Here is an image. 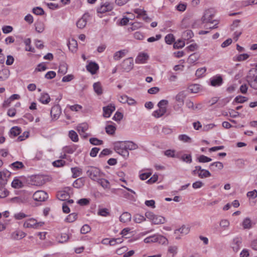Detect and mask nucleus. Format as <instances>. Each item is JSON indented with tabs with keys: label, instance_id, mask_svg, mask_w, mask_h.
I'll return each mask as SVG.
<instances>
[{
	"label": "nucleus",
	"instance_id": "f257e3e1",
	"mask_svg": "<svg viewBox=\"0 0 257 257\" xmlns=\"http://www.w3.org/2000/svg\"><path fill=\"white\" fill-rule=\"evenodd\" d=\"M167 241L168 240L165 236L160 234H155L144 239V242L146 243L158 242L160 244H166Z\"/></svg>",
	"mask_w": 257,
	"mask_h": 257
},
{
	"label": "nucleus",
	"instance_id": "f03ea898",
	"mask_svg": "<svg viewBox=\"0 0 257 257\" xmlns=\"http://www.w3.org/2000/svg\"><path fill=\"white\" fill-rule=\"evenodd\" d=\"M86 173L87 176L92 180L97 181L102 177L100 170L94 167H88Z\"/></svg>",
	"mask_w": 257,
	"mask_h": 257
},
{
	"label": "nucleus",
	"instance_id": "7ed1b4c3",
	"mask_svg": "<svg viewBox=\"0 0 257 257\" xmlns=\"http://www.w3.org/2000/svg\"><path fill=\"white\" fill-rule=\"evenodd\" d=\"M215 15V12L212 9H209L205 11L204 15L201 18L203 23L213 24L217 22L216 20H212Z\"/></svg>",
	"mask_w": 257,
	"mask_h": 257
},
{
	"label": "nucleus",
	"instance_id": "20e7f679",
	"mask_svg": "<svg viewBox=\"0 0 257 257\" xmlns=\"http://www.w3.org/2000/svg\"><path fill=\"white\" fill-rule=\"evenodd\" d=\"M145 216L154 224H163L166 221V219L164 217L161 216L156 215L151 211L147 212L145 213Z\"/></svg>",
	"mask_w": 257,
	"mask_h": 257
},
{
	"label": "nucleus",
	"instance_id": "39448f33",
	"mask_svg": "<svg viewBox=\"0 0 257 257\" xmlns=\"http://www.w3.org/2000/svg\"><path fill=\"white\" fill-rule=\"evenodd\" d=\"M192 174L193 175H197L200 178H205L211 176L209 171L202 169L200 166H195V169L192 172Z\"/></svg>",
	"mask_w": 257,
	"mask_h": 257
},
{
	"label": "nucleus",
	"instance_id": "423d86ee",
	"mask_svg": "<svg viewBox=\"0 0 257 257\" xmlns=\"http://www.w3.org/2000/svg\"><path fill=\"white\" fill-rule=\"evenodd\" d=\"M255 70L250 69L246 77V79L251 87L257 89V75H255Z\"/></svg>",
	"mask_w": 257,
	"mask_h": 257
},
{
	"label": "nucleus",
	"instance_id": "0eeeda50",
	"mask_svg": "<svg viewBox=\"0 0 257 257\" xmlns=\"http://www.w3.org/2000/svg\"><path fill=\"white\" fill-rule=\"evenodd\" d=\"M33 198L37 201H44L48 198V195L46 192L39 190L34 193Z\"/></svg>",
	"mask_w": 257,
	"mask_h": 257
},
{
	"label": "nucleus",
	"instance_id": "6e6552de",
	"mask_svg": "<svg viewBox=\"0 0 257 257\" xmlns=\"http://www.w3.org/2000/svg\"><path fill=\"white\" fill-rule=\"evenodd\" d=\"M121 66L124 71L129 72L134 67V61L133 58H128L124 60Z\"/></svg>",
	"mask_w": 257,
	"mask_h": 257
},
{
	"label": "nucleus",
	"instance_id": "1a4fd4ad",
	"mask_svg": "<svg viewBox=\"0 0 257 257\" xmlns=\"http://www.w3.org/2000/svg\"><path fill=\"white\" fill-rule=\"evenodd\" d=\"M44 223L42 222H37V221L31 218L27 220L24 223V227L26 228H37L39 226H41L43 225Z\"/></svg>",
	"mask_w": 257,
	"mask_h": 257
},
{
	"label": "nucleus",
	"instance_id": "9d476101",
	"mask_svg": "<svg viewBox=\"0 0 257 257\" xmlns=\"http://www.w3.org/2000/svg\"><path fill=\"white\" fill-rule=\"evenodd\" d=\"M61 113V109L59 105H55L52 107L51 110V116L54 119H57Z\"/></svg>",
	"mask_w": 257,
	"mask_h": 257
},
{
	"label": "nucleus",
	"instance_id": "9b49d317",
	"mask_svg": "<svg viewBox=\"0 0 257 257\" xmlns=\"http://www.w3.org/2000/svg\"><path fill=\"white\" fill-rule=\"evenodd\" d=\"M223 83V79L221 75H217L210 79V85L214 87L219 86Z\"/></svg>",
	"mask_w": 257,
	"mask_h": 257
},
{
	"label": "nucleus",
	"instance_id": "f8f14e48",
	"mask_svg": "<svg viewBox=\"0 0 257 257\" xmlns=\"http://www.w3.org/2000/svg\"><path fill=\"white\" fill-rule=\"evenodd\" d=\"M186 96L185 92L184 91L180 92L175 97V100L178 107H181L184 103V99Z\"/></svg>",
	"mask_w": 257,
	"mask_h": 257
},
{
	"label": "nucleus",
	"instance_id": "ddd939ff",
	"mask_svg": "<svg viewBox=\"0 0 257 257\" xmlns=\"http://www.w3.org/2000/svg\"><path fill=\"white\" fill-rule=\"evenodd\" d=\"M149 58V56L147 53H140L136 59V63L138 64L146 63Z\"/></svg>",
	"mask_w": 257,
	"mask_h": 257
},
{
	"label": "nucleus",
	"instance_id": "4468645a",
	"mask_svg": "<svg viewBox=\"0 0 257 257\" xmlns=\"http://www.w3.org/2000/svg\"><path fill=\"white\" fill-rule=\"evenodd\" d=\"M112 8V4L106 2L97 8V12L99 13H104L106 12L110 11Z\"/></svg>",
	"mask_w": 257,
	"mask_h": 257
},
{
	"label": "nucleus",
	"instance_id": "2eb2a0df",
	"mask_svg": "<svg viewBox=\"0 0 257 257\" xmlns=\"http://www.w3.org/2000/svg\"><path fill=\"white\" fill-rule=\"evenodd\" d=\"M189 231V228L186 227L185 225H183L180 228L175 230L174 234L177 235L176 238L177 239H180V236L178 235H179L180 234H181L182 235H186L188 233Z\"/></svg>",
	"mask_w": 257,
	"mask_h": 257
},
{
	"label": "nucleus",
	"instance_id": "dca6fc26",
	"mask_svg": "<svg viewBox=\"0 0 257 257\" xmlns=\"http://www.w3.org/2000/svg\"><path fill=\"white\" fill-rule=\"evenodd\" d=\"M134 13L138 14L137 18H140V17H143V19L144 20L146 21H150L151 19L147 16V12L144 10L140 9H136L134 11Z\"/></svg>",
	"mask_w": 257,
	"mask_h": 257
},
{
	"label": "nucleus",
	"instance_id": "f3484780",
	"mask_svg": "<svg viewBox=\"0 0 257 257\" xmlns=\"http://www.w3.org/2000/svg\"><path fill=\"white\" fill-rule=\"evenodd\" d=\"M115 110V106L111 104L103 107V115L105 117H109Z\"/></svg>",
	"mask_w": 257,
	"mask_h": 257
},
{
	"label": "nucleus",
	"instance_id": "a211bd4d",
	"mask_svg": "<svg viewBox=\"0 0 257 257\" xmlns=\"http://www.w3.org/2000/svg\"><path fill=\"white\" fill-rule=\"evenodd\" d=\"M87 17L88 16L84 14L77 21L76 26L78 28L82 29L86 26L87 22Z\"/></svg>",
	"mask_w": 257,
	"mask_h": 257
},
{
	"label": "nucleus",
	"instance_id": "6ab92c4d",
	"mask_svg": "<svg viewBox=\"0 0 257 257\" xmlns=\"http://www.w3.org/2000/svg\"><path fill=\"white\" fill-rule=\"evenodd\" d=\"M242 242L241 238L239 237H236L233 239L232 243V248L234 251L237 252L240 247Z\"/></svg>",
	"mask_w": 257,
	"mask_h": 257
},
{
	"label": "nucleus",
	"instance_id": "aec40b11",
	"mask_svg": "<svg viewBox=\"0 0 257 257\" xmlns=\"http://www.w3.org/2000/svg\"><path fill=\"white\" fill-rule=\"evenodd\" d=\"M98 68V65L95 62H90L86 66L87 70L90 72L92 74H95Z\"/></svg>",
	"mask_w": 257,
	"mask_h": 257
},
{
	"label": "nucleus",
	"instance_id": "412c9836",
	"mask_svg": "<svg viewBox=\"0 0 257 257\" xmlns=\"http://www.w3.org/2000/svg\"><path fill=\"white\" fill-rule=\"evenodd\" d=\"M26 234L22 231L16 230L11 234V238L15 240L21 239L25 237Z\"/></svg>",
	"mask_w": 257,
	"mask_h": 257
},
{
	"label": "nucleus",
	"instance_id": "4be33fe9",
	"mask_svg": "<svg viewBox=\"0 0 257 257\" xmlns=\"http://www.w3.org/2000/svg\"><path fill=\"white\" fill-rule=\"evenodd\" d=\"M69 197V194L65 191H59L57 194V198L62 201L66 200Z\"/></svg>",
	"mask_w": 257,
	"mask_h": 257
},
{
	"label": "nucleus",
	"instance_id": "5701e85b",
	"mask_svg": "<svg viewBox=\"0 0 257 257\" xmlns=\"http://www.w3.org/2000/svg\"><path fill=\"white\" fill-rule=\"evenodd\" d=\"M94 92L98 95H100L103 93V89L99 82H95L93 85Z\"/></svg>",
	"mask_w": 257,
	"mask_h": 257
},
{
	"label": "nucleus",
	"instance_id": "b1692460",
	"mask_svg": "<svg viewBox=\"0 0 257 257\" xmlns=\"http://www.w3.org/2000/svg\"><path fill=\"white\" fill-rule=\"evenodd\" d=\"M131 214L128 212H123L119 217V220L121 222L125 223L129 222L131 219Z\"/></svg>",
	"mask_w": 257,
	"mask_h": 257
},
{
	"label": "nucleus",
	"instance_id": "393cba45",
	"mask_svg": "<svg viewBox=\"0 0 257 257\" xmlns=\"http://www.w3.org/2000/svg\"><path fill=\"white\" fill-rule=\"evenodd\" d=\"M124 144L125 149L127 150H134L138 148V145L132 141H125L124 142Z\"/></svg>",
	"mask_w": 257,
	"mask_h": 257
},
{
	"label": "nucleus",
	"instance_id": "a878e982",
	"mask_svg": "<svg viewBox=\"0 0 257 257\" xmlns=\"http://www.w3.org/2000/svg\"><path fill=\"white\" fill-rule=\"evenodd\" d=\"M88 128V125L86 123L80 124L77 126V130L80 135H83V134H84Z\"/></svg>",
	"mask_w": 257,
	"mask_h": 257
},
{
	"label": "nucleus",
	"instance_id": "bb28decb",
	"mask_svg": "<svg viewBox=\"0 0 257 257\" xmlns=\"http://www.w3.org/2000/svg\"><path fill=\"white\" fill-rule=\"evenodd\" d=\"M10 71L9 69L5 68L0 71V81H4L10 76Z\"/></svg>",
	"mask_w": 257,
	"mask_h": 257
},
{
	"label": "nucleus",
	"instance_id": "cd10ccee",
	"mask_svg": "<svg viewBox=\"0 0 257 257\" xmlns=\"http://www.w3.org/2000/svg\"><path fill=\"white\" fill-rule=\"evenodd\" d=\"M127 51L126 50H122L115 52L113 56V58L115 60H119L122 57H124Z\"/></svg>",
	"mask_w": 257,
	"mask_h": 257
},
{
	"label": "nucleus",
	"instance_id": "c85d7f7f",
	"mask_svg": "<svg viewBox=\"0 0 257 257\" xmlns=\"http://www.w3.org/2000/svg\"><path fill=\"white\" fill-rule=\"evenodd\" d=\"M167 111V108H163L161 107L158 110L154 111L153 115L156 118H159L163 116Z\"/></svg>",
	"mask_w": 257,
	"mask_h": 257
},
{
	"label": "nucleus",
	"instance_id": "c756f323",
	"mask_svg": "<svg viewBox=\"0 0 257 257\" xmlns=\"http://www.w3.org/2000/svg\"><path fill=\"white\" fill-rule=\"evenodd\" d=\"M84 179L83 178L77 179L73 183V186L76 188H80L84 185Z\"/></svg>",
	"mask_w": 257,
	"mask_h": 257
},
{
	"label": "nucleus",
	"instance_id": "7c9ffc66",
	"mask_svg": "<svg viewBox=\"0 0 257 257\" xmlns=\"http://www.w3.org/2000/svg\"><path fill=\"white\" fill-rule=\"evenodd\" d=\"M51 99L48 93H42L39 98L40 101L43 104H48Z\"/></svg>",
	"mask_w": 257,
	"mask_h": 257
},
{
	"label": "nucleus",
	"instance_id": "2f4dec72",
	"mask_svg": "<svg viewBox=\"0 0 257 257\" xmlns=\"http://www.w3.org/2000/svg\"><path fill=\"white\" fill-rule=\"evenodd\" d=\"M71 172L72 173V177L76 178L80 176L82 173V170L81 169L78 167H74L71 168Z\"/></svg>",
	"mask_w": 257,
	"mask_h": 257
},
{
	"label": "nucleus",
	"instance_id": "473e14b6",
	"mask_svg": "<svg viewBox=\"0 0 257 257\" xmlns=\"http://www.w3.org/2000/svg\"><path fill=\"white\" fill-rule=\"evenodd\" d=\"M125 144H124V142H116L114 145V150L115 151L118 153L121 151L125 149V146H124Z\"/></svg>",
	"mask_w": 257,
	"mask_h": 257
},
{
	"label": "nucleus",
	"instance_id": "72a5a7b5",
	"mask_svg": "<svg viewBox=\"0 0 257 257\" xmlns=\"http://www.w3.org/2000/svg\"><path fill=\"white\" fill-rule=\"evenodd\" d=\"M242 226L244 229H248L251 228L252 223L249 218L246 217L243 220L242 222Z\"/></svg>",
	"mask_w": 257,
	"mask_h": 257
},
{
	"label": "nucleus",
	"instance_id": "f704fd0d",
	"mask_svg": "<svg viewBox=\"0 0 257 257\" xmlns=\"http://www.w3.org/2000/svg\"><path fill=\"white\" fill-rule=\"evenodd\" d=\"M68 66L65 63L60 64L58 70V73L61 74L62 75L65 74L67 72Z\"/></svg>",
	"mask_w": 257,
	"mask_h": 257
},
{
	"label": "nucleus",
	"instance_id": "c9c22d12",
	"mask_svg": "<svg viewBox=\"0 0 257 257\" xmlns=\"http://www.w3.org/2000/svg\"><path fill=\"white\" fill-rule=\"evenodd\" d=\"M200 86L198 84H192L188 87V89L191 93H197L200 90Z\"/></svg>",
	"mask_w": 257,
	"mask_h": 257
},
{
	"label": "nucleus",
	"instance_id": "e433bc0d",
	"mask_svg": "<svg viewBox=\"0 0 257 257\" xmlns=\"http://www.w3.org/2000/svg\"><path fill=\"white\" fill-rule=\"evenodd\" d=\"M9 194V191L4 186H0V198H4Z\"/></svg>",
	"mask_w": 257,
	"mask_h": 257
},
{
	"label": "nucleus",
	"instance_id": "4c0bfd02",
	"mask_svg": "<svg viewBox=\"0 0 257 257\" xmlns=\"http://www.w3.org/2000/svg\"><path fill=\"white\" fill-rule=\"evenodd\" d=\"M21 132V129L18 126H14L12 127L10 130V133L11 135H13L15 137L20 135Z\"/></svg>",
	"mask_w": 257,
	"mask_h": 257
},
{
	"label": "nucleus",
	"instance_id": "58836bf2",
	"mask_svg": "<svg viewBox=\"0 0 257 257\" xmlns=\"http://www.w3.org/2000/svg\"><path fill=\"white\" fill-rule=\"evenodd\" d=\"M12 186L14 188H20L23 187V183L18 179H15L12 183Z\"/></svg>",
	"mask_w": 257,
	"mask_h": 257
},
{
	"label": "nucleus",
	"instance_id": "ea45409f",
	"mask_svg": "<svg viewBox=\"0 0 257 257\" xmlns=\"http://www.w3.org/2000/svg\"><path fill=\"white\" fill-rule=\"evenodd\" d=\"M97 181L103 188H108L109 187V182L105 179L99 178V180Z\"/></svg>",
	"mask_w": 257,
	"mask_h": 257
},
{
	"label": "nucleus",
	"instance_id": "a19ab883",
	"mask_svg": "<svg viewBox=\"0 0 257 257\" xmlns=\"http://www.w3.org/2000/svg\"><path fill=\"white\" fill-rule=\"evenodd\" d=\"M69 137L71 140L74 142L78 141V136L77 133L73 130L69 131Z\"/></svg>",
	"mask_w": 257,
	"mask_h": 257
},
{
	"label": "nucleus",
	"instance_id": "79ce46f5",
	"mask_svg": "<svg viewBox=\"0 0 257 257\" xmlns=\"http://www.w3.org/2000/svg\"><path fill=\"white\" fill-rule=\"evenodd\" d=\"M182 36L184 39L189 40L192 38L193 33L192 31L187 30L183 32Z\"/></svg>",
	"mask_w": 257,
	"mask_h": 257
},
{
	"label": "nucleus",
	"instance_id": "37998d69",
	"mask_svg": "<svg viewBox=\"0 0 257 257\" xmlns=\"http://www.w3.org/2000/svg\"><path fill=\"white\" fill-rule=\"evenodd\" d=\"M77 214L75 213L70 214L66 218V221L68 222H73L76 220Z\"/></svg>",
	"mask_w": 257,
	"mask_h": 257
},
{
	"label": "nucleus",
	"instance_id": "c03bdc74",
	"mask_svg": "<svg viewBox=\"0 0 257 257\" xmlns=\"http://www.w3.org/2000/svg\"><path fill=\"white\" fill-rule=\"evenodd\" d=\"M116 128L112 125H107L105 127L106 133L108 135H113L115 131Z\"/></svg>",
	"mask_w": 257,
	"mask_h": 257
},
{
	"label": "nucleus",
	"instance_id": "a18cd8bd",
	"mask_svg": "<svg viewBox=\"0 0 257 257\" xmlns=\"http://www.w3.org/2000/svg\"><path fill=\"white\" fill-rule=\"evenodd\" d=\"M134 220L135 222L140 223L146 220V218L141 214H137L135 215Z\"/></svg>",
	"mask_w": 257,
	"mask_h": 257
},
{
	"label": "nucleus",
	"instance_id": "49530a36",
	"mask_svg": "<svg viewBox=\"0 0 257 257\" xmlns=\"http://www.w3.org/2000/svg\"><path fill=\"white\" fill-rule=\"evenodd\" d=\"M197 160L200 163H207L211 161L212 159L204 155H201L198 158Z\"/></svg>",
	"mask_w": 257,
	"mask_h": 257
},
{
	"label": "nucleus",
	"instance_id": "de8ad7c7",
	"mask_svg": "<svg viewBox=\"0 0 257 257\" xmlns=\"http://www.w3.org/2000/svg\"><path fill=\"white\" fill-rule=\"evenodd\" d=\"M32 12L36 15H43L44 14L43 9L39 7H35L33 9Z\"/></svg>",
	"mask_w": 257,
	"mask_h": 257
},
{
	"label": "nucleus",
	"instance_id": "09e8293b",
	"mask_svg": "<svg viewBox=\"0 0 257 257\" xmlns=\"http://www.w3.org/2000/svg\"><path fill=\"white\" fill-rule=\"evenodd\" d=\"M11 166L13 168L15 169H20L23 168L24 167V165L22 162L19 161H16L13 163H12Z\"/></svg>",
	"mask_w": 257,
	"mask_h": 257
},
{
	"label": "nucleus",
	"instance_id": "8fccbe9b",
	"mask_svg": "<svg viewBox=\"0 0 257 257\" xmlns=\"http://www.w3.org/2000/svg\"><path fill=\"white\" fill-rule=\"evenodd\" d=\"M90 143L93 145L98 146L101 145L103 144V141L100 140H98L96 138H91L89 139Z\"/></svg>",
	"mask_w": 257,
	"mask_h": 257
},
{
	"label": "nucleus",
	"instance_id": "3c124183",
	"mask_svg": "<svg viewBox=\"0 0 257 257\" xmlns=\"http://www.w3.org/2000/svg\"><path fill=\"white\" fill-rule=\"evenodd\" d=\"M68 46L69 49L71 50L72 51L75 50L77 46L76 41L74 40H72L71 41L69 42Z\"/></svg>",
	"mask_w": 257,
	"mask_h": 257
},
{
	"label": "nucleus",
	"instance_id": "603ef678",
	"mask_svg": "<svg viewBox=\"0 0 257 257\" xmlns=\"http://www.w3.org/2000/svg\"><path fill=\"white\" fill-rule=\"evenodd\" d=\"M165 40L167 44H171L174 41L175 38L173 34H169L166 36Z\"/></svg>",
	"mask_w": 257,
	"mask_h": 257
},
{
	"label": "nucleus",
	"instance_id": "864d4df0",
	"mask_svg": "<svg viewBox=\"0 0 257 257\" xmlns=\"http://www.w3.org/2000/svg\"><path fill=\"white\" fill-rule=\"evenodd\" d=\"M229 221L227 219L221 220L219 223L220 226L224 230L226 229L229 227Z\"/></svg>",
	"mask_w": 257,
	"mask_h": 257
},
{
	"label": "nucleus",
	"instance_id": "5fc2aeb1",
	"mask_svg": "<svg viewBox=\"0 0 257 257\" xmlns=\"http://www.w3.org/2000/svg\"><path fill=\"white\" fill-rule=\"evenodd\" d=\"M98 215L102 216H107L109 215V212L107 208L99 209L98 211Z\"/></svg>",
	"mask_w": 257,
	"mask_h": 257
},
{
	"label": "nucleus",
	"instance_id": "6e6d98bb",
	"mask_svg": "<svg viewBox=\"0 0 257 257\" xmlns=\"http://www.w3.org/2000/svg\"><path fill=\"white\" fill-rule=\"evenodd\" d=\"M214 167L217 168L219 170H221L223 168V165L221 162H216L211 164L209 166L210 169H211Z\"/></svg>",
	"mask_w": 257,
	"mask_h": 257
},
{
	"label": "nucleus",
	"instance_id": "4d7b16f0",
	"mask_svg": "<svg viewBox=\"0 0 257 257\" xmlns=\"http://www.w3.org/2000/svg\"><path fill=\"white\" fill-rule=\"evenodd\" d=\"M35 29L36 31L39 33L43 32L45 29L44 24L42 23L37 24L36 25Z\"/></svg>",
	"mask_w": 257,
	"mask_h": 257
},
{
	"label": "nucleus",
	"instance_id": "13d9d810",
	"mask_svg": "<svg viewBox=\"0 0 257 257\" xmlns=\"http://www.w3.org/2000/svg\"><path fill=\"white\" fill-rule=\"evenodd\" d=\"M65 164V161L62 160H58L55 161H54L52 163V164L55 167H60L63 166Z\"/></svg>",
	"mask_w": 257,
	"mask_h": 257
},
{
	"label": "nucleus",
	"instance_id": "bf43d9fd",
	"mask_svg": "<svg viewBox=\"0 0 257 257\" xmlns=\"http://www.w3.org/2000/svg\"><path fill=\"white\" fill-rule=\"evenodd\" d=\"M178 139L180 141L184 142H190L191 141V139L186 135H179Z\"/></svg>",
	"mask_w": 257,
	"mask_h": 257
},
{
	"label": "nucleus",
	"instance_id": "052dcab7",
	"mask_svg": "<svg viewBox=\"0 0 257 257\" xmlns=\"http://www.w3.org/2000/svg\"><path fill=\"white\" fill-rule=\"evenodd\" d=\"M185 46V42L184 41L179 40L174 44V47L177 49L182 48Z\"/></svg>",
	"mask_w": 257,
	"mask_h": 257
},
{
	"label": "nucleus",
	"instance_id": "680f3d73",
	"mask_svg": "<svg viewBox=\"0 0 257 257\" xmlns=\"http://www.w3.org/2000/svg\"><path fill=\"white\" fill-rule=\"evenodd\" d=\"M11 172L7 170L2 171V181L4 182L7 181L8 179L11 176Z\"/></svg>",
	"mask_w": 257,
	"mask_h": 257
},
{
	"label": "nucleus",
	"instance_id": "e2e57ef3",
	"mask_svg": "<svg viewBox=\"0 0 257 257\" xmlns=\"http://www.w3.org/2000/svg\"><path fill=\"white\" fill-rule=\"evenodd\" d=\"M91 230V228L87 224L84 225L81 228L80 231L82 234H86Z\"/></svg>",
	"mask_w": 257,
	"mask_h": 257
},
{
	"label": "nucleus",
	"instance_id": "0e129e2a",
	"mask_svg": "<svg viewBox=\"0 0 257 257\" xmlns=\"http://www.w3.org/2000/svg\"><path fill=\"white\" fill-rule=\"evenodd\" d=\"M69 237L66 233L62 234L60 236L59 242L61 243H64L68 240Z\"/></svg>",
	"mask_w": 257,
	"mask_h": 257
},
{
	"label": "nucleus",
	"instance_id": "69168bd1",
	"mask_svg": "<svg viewBox=\"0 0 257 257\" xmlns=\"http://www.w3.org/2000/svg\"><path fill=\"white\" fill-rule=\"evenodd\" d=\"M181 159L182 161L188 163H191L192 162V158L190 154L183 155L181 157Z\"/></svg>",
	"mask_w": 257,
	"mask_h": 257
},
{
	"label": "nucleus",
	"instance_id": "338daca9",
	"mask_svg": "<svg viewBox=\"0 0 257 257\" xmlns=\"http://www.w3.org/2000/svg\"><path fill=\"white\" fill-rule=\"evenodd\" d=\"M168 104V101L166 99L161 100L158 104L159 108L160 107L163 108H167L166 106Z\"/></svg>",
	"mask_w": 257,
	"mask_h": 257
},
{
	"label": "nucleus",
	"instance_id": "774afa93",
	"mask_svg": "<svg viewBox=\"0 0 257 257\" xmlns=\"http://www.w3.org/2000/svg\"><path fill=\"white\" fill-rule=\"evenodd\" d=\"M234 100L237 103H243L247 100L246 97L241 95L237 96Z\"/></svg>",
	"mask_w": 257,
	"mask_h": 257
}]
</instances>
